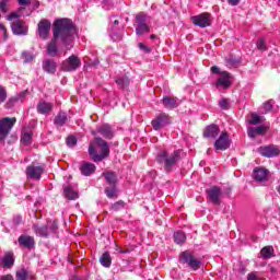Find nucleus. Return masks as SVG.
Returning <instances> with one entry per match:
<instances>
[{
	"mask_svg": "<svg viewBox=\"0 0 280 280\" xmlns=\"http://www.w3.org/2000/svg\"><path fill=\"white\" fill-rule=\"evenodd\" d=\"M75 26L73 22L69 19L56 20L52 27V39L47 46V54L51 58L58 56V40L66 47L69 51L73 49V40H75Z\"/></svg>",
	"mask_w": 280,
	"mask_h": 280,
	"instance_id": "f257e3e1",
	"label": "nucleus"
},
{
	"mask_svg": "<svg viewBox=\"0 0 280 280\" xmlns=\"http://www.w3.org/2000/svg\"><path fill=\"white\" fill-rule=\"evenodd\" d=\"M180 154H183L182 150H175L171 153L166 150H162L156 154L155 161L159 165L163 166L166 174H170L174 167H176V164L180 162Z\"/></svg>",
	"mask_w": 280,
	"mask_h": 280,
	"instance_id": "f03ea898",
	"label": "nucleus"
},
{
	"mask_svg": "<svg viewBox=\"0 0 280 280\" xmlns=\"http://www.w3.org/2000/svg\"><path fill=\"white\" fill-rule=\"evenodd\" d=\"M89 154L94 163H101L110 155V147L101 137L94 138V143L89 147Z\"/></svg>",
	"mask_w": 280,
	"mask_h": 280,
	"instance_id": "7ed1b4c3",
	"label": "nucleus"
},
{
	"mask_svg": "<svg viewBox=\"0 0 280 280\" xmlns=\"http://www.w3.org/2000/svg\"><path fill=\"white\" fill-rule=\"evenodd\" d=\"M133 27L136 28V34L138 36H143V34H150V15L143 12L138 13L136 15Z\"/></svg>",
	"mask_w": 280,
	"mask_h": 280,
	"instance_id": "20e7f679",
	"label": "nucleus"
},
{
	"mask_svg": "<svg viewBox=\"0 0 280 280\" xmlns=\"http://www.w3.org/2000/svg\"><path fill=\"white\" fill-rule=\"evenodd\" d=\"M179 264H183V266H186L187 268H190L191 270H198L200 266H202V262L197 259L196 256H194V253L186 250L180 253L179 255Z\"/></svg>",
	"mask_w": 280,
	"mask_h": 280,
	"instance_id": "39448f33",
	"label": "nucleus"
},
{
	"mask_svg": "<svg viewBox=\"0 0 280 280\" xmlns=\"http://www.w3.org/2000/svg\"><path fill=\"white\" fill-rule=\"evenodd\" d=\"M16 124V119L4 117L0 119V142L4 143L5 139H8V135L12 132V128H14V125Z\"/></svg>",
	"mask_w": 280,
	"mask_h": 280,
	"instance_id": "423d86ee",
	"label": "nucleus"
},
{
	"mask_svg": "<svg viewBox=\"0 0 280 280\" xmlns=\"http://www.w3.org/2000/svg\"><path fill=\"white\" fill-rule=\"evenodd\" d=\"M45 172V165H34L31 164L26 167V176L27 178H32L33 180H40L43 173Z\"/></svg>",
	"mask_w": 280,
	"mask_h": 280,
	"instance_id": "0eeeda50",
	"label": "nucleus"
},
{
	"mask_svg": "<svg viewBox=\"0 0 280 280\" xmlns=\"http://www.w3.org/2000/svg\"><path fill=\"white\" fill-rule=\"evenodd\" d=\"M82 65V60L75 55H71L68 59L62 62V69L65 71H77L78 68Z\"/></svg>",
	"mask_w": 280,
	"mask_h": 280,
	"instance_id": "6e6552de",
	"label": "nucleus"
},
{
	"mask_svg": "<svg viewBox=\"0 0 280 280\" xmlns=\"http://www.w3.org/2000/svg\"><path fill=\"white\" fill-rule=\"evenodd\" d=\"M12 33L15 36H27V24L23 20H18L11 23Z\"/></svg>",
	"mask_w": 280,
	"mask_h": 280,
	"instance_id": "1a4fd4ad",
	"label": "nucleus"
},
{
	"mask_svg": "<svg viewBox=\"0 0 280 280\" xmlns=\"http://www.w3.org/2000/svg\"><path fill=\"white\" fill-rule=\"evenodd\" d=\"M229 148H231V139H229V133L223 131L214 142V150L224 151L229 150Z\"/></svg>",
	"mask_w": 280,
	"mask_h": 280,
	"instance_id": "9d476101",
	"label": "nucleus"
},
{
	"mask_svg": "<svg viewBox=\"0 0 280 280\" xmlns=\"http://www.w3.org/2000/svg\"><path fill=\"white\" fill-rule=\"evenodd\" d=\"M51 30V22L49 20L44 19L37 25V34L42 40H47V36L49 35V31Z\"/></svg>",
	"mask_w": 280,
	"mask_h": 280,
	"instance_id": "9b49d317",
	"label": "nucleus"
},
{
	"mask_svg": "<svg viewBox=\"0 0 280 280\" xmlns=\"http://www.w3.org/2000/svg\"><path fill=\"white\" fill-rule=\"evenodd\" d=\"M192 23L198 27H209V25H211V14L201 13L199 15L192 16Z\"/></svg>",
	"mask_w": 280,
	"mask_h": 280,
	"instance_id": "f8f14e48",
	"label": "nucleus"
},
{
	"mask_svg": "<svg viewBox=\"0 0 280 280\" xmlns=\"http://www.w3.org/2000/svg\"><path fill=\"white\" fill-rule=\"evenodd\" d=\"M206 194L209 197V200L212 201L213 205H220V198H222V188L218 186H212L211 188L206 190Z\"/></svg>",
	"mask_w": 280,
	"mask_h": 280,
	"instance_id": "ddd939ff",
	"label": "nucleus"
},
{
	"mask_svg": "<svg viewBox=\"0 0 280 280\" xmlns=\"http://www.w3.org/2000/svg\"><path fill=\"white\" fill-rule=\"evenodd\" d=\"M18 244L20 248H27L28 250H32V248L36 246V241H34L33 236L22 234L18 238Z\"/></svg>",
	"mask_w": 280,
	"mask_h": 280,
	"instance_id": "4468645a",
	"label": "nucleus"
},
{
	"mask_svg": "<svg viewBox=\"0 0 280 280\" xmlns=\"http://www.w3.org/2000/svg\"><path fill=\"white\" fill-rule=\"evenodd\" d=\"M96 132H98V135L104 139H113V137H115V130L113 129V126L108 124L97 126Z\"/></svg>",
	"mask_w": 280,
	"mask_h": 280,
	"instance_id": "2eb2a0df",
	"label": "nucleus"
},
{
	"mask_svg": "<svg viewBox=\"0 0 280 280\" xmlns=\"http://www.w3.org/2000/svg\"><path fill=\"white\" fill-rule=\"evenodd\" d=\"M19 5L21 7L18 9V11L12 12L8 15V21H14V19H20V16H23V10L27 8V5H32V0H18Z\"/></svg>",
	"mask_w": 280,
	"mask_h": 280,
	"instance_id": "dca6fc26",
	"label": "nucleus"
},
{
	"mask_svg": "<svg viewBox=\"0 0 280 280\" xmlns=\"http://www.w3.org/2000/svg\"><path fill=\"white\" fill-rule=\"evenodd\" d=\"M170 116L167 114H160L155 119L152 120L151 126L155 130H161L164 126H168Z\"/></svg>",
	"mask_w": 280,
	"mask_h": 280,
	"instance_id": "f3484780",
	"label": "nucleus"
},
{
	"mask_svg": "<svg viewBox=\"0 0 280 280\" xmlns=\"http://www.w3.org/2000/svg\"><path fill=\"white\" fill-rule=\"evenodd\" d=\"M232 84L231 73L223 71L217 80V89H229Z\"/></svg>",
	"mask_w": 280,
	"mask_h": 280,
	"instance_id": "a211bd4d",
	"label": "nucleus"
},
{
	"mask_svg": "<svg viewBox=\"0 0 280 280\" xmlns=\"http://www.w3.org/2000/svg\"><path fill=\"white\" fill-rule=\"evenodd\" d=\"M259 154L261 156H266L267 159H272L273 156H279V149L275 145H266V147H260L258 149Z\"/></svg>",
	"mask_w": 280,
	"mask_h": 280,
	"instance_id": "6ab92c4d",
	"label": "nucleus"
},
{
	"mask_svg": "<svg viewBox=\"0 0 280 280\" xmlns=\"http://www.w3.org/2000/svg\"><path fill=\"white\" fill-rule=\"evenodd\" d=\"M220 135V127L215 124H211L203 129L205 139H218Z\"/></svg>",
	"mask_w": 280,
	"mask_h": 280,
	"instance_id": "aec40b11",
	"label": "nucleus"
},
{
	"mask_svg": "<svg viewBox=\"0 0 280 280\" xmlns=\"http://www.w3.org/2000/svg\"><path fill=\"white\" fill-rule=\"evenodd\" d=\"M14 261H15L14 253L7 252L4 254V256L0 259V266L3 269L10 270L12 268V266H14Z\"/></svg>",
	"mask_w": 280,
	"mask_h": 280,
	"instance_id": "412c9836",
	"label": "nucleus"
},
{
	"mask_svg": "<svg viewBox=\"0 0 280 280\" xmlns=\"http://www.w3.org/2000/svg\"><path fill=\"white\" fill-rule=\"evenodd\" d=\"M268 170L262 167H257L254 170V179L257 180V183H264L265 180H268Z\"/></svg>",
	"mask_w": 280,
	"mask_h": 280,
	"instance_id": "4be33fe9",
	"label": "nucleus"
},
{
	"mask_svg": "<svg viewBox=\"0 0 280 280\" xmlns=\"http://www.w3.org/2000/svg\"><path fill=\"white\" fill-rule=\"evenodd\" d=\"M162 104L168 110H174V108H178V98L172 96H164L162 98Z\"/></svg>",
	"mask_w": 280,
	"mask_h": 280,
	"instance_id": "5701e85b",
	"label": "nucleus"
},
{
	"mask_svg": "<svg viewBox=\"0 0 280 280\" xmlns=\"http://www.w3.org/2000/svg\"><path fill=\"white\" fill-rule=\"evenodd\" d=\"M95 164L91 163V162H85L80 166V172L82 174V176H91V174L95 173Z\"/></svg>",
	"mask_w": 280,
	"mask_h": 280,
	"instance_id": "b1692460",
	"label": "nucleus"
},
{
	"mask_svg": "<svg viewBox=\"0 0 280 280\" xmlns=\"http://www.w3.org/2000/svg\"><path fill=\"white\" fill-rule=\"evenodd\" d=\"M57 65L56 61L52 59H46L43 61V69L46 73H50L51 75H54V73H56V69H57Z\"/></svg>",
	"mask_w": 280,
	"mask_h": 280,
	"instance_id": "393cba45",
	"label": "nucleus"
},
{
	"mask_svg": "<svg viewBox=\"0 0 280 280\" xmlns=\"http://www.w3.org/2000/svg\"><path fill=\"white\" fill-rule=\"evenodd\" d=\"M33 231L39 237H48L49 235V228L47 225H39L38 223L33 224Z\"/></svg>",
	"mask_w": 280,
	"mask_h": 280,
	"instance_id": "a878e982",
	"label": "nucleus"
},
{
	"mask_svg": "<svg viewBox=\"0 0 280 280\" xmlns=\"http://www.w3.org/2000/svg\"><path fill=\"white\" fill-rule=\"evenodd\" d=\"M54 108V105L51 103H47V102H42L37 105V112L40 115H47L49 113H51Z\"/></svg>",
	"mask_w": 280,
	"mask_h": 280,
	"instance_id": "bb28decb",
	"label": "nucleus"
},
{
	"mask_svg": "<svg viewBox=\"0 0 280 280\" xmlns=\"http://www.w3.org/2000/svg\"><path fill=\"white\" fill-rule=\"evenodd\" d=\"M69 118L67 117V113L65 112H59L58 115L55 117V126H57V128H62V126H65L67 124V120Z\"/></svg>",
	"mask_w": 280,
	"mask_h": 280,
	"instance_id": "cd10ccee",
	"label": "nucleus"
},
{
	"mask_svg": "<svg viewBox=\"0 0 280 280\" xmlns=\"http://www.w3.org/2000/svg\"><path fill=\"white\" fill-rule=\"evenodd\" d=\"M115 82L119 89H128L130 86V78L128 75L116 77Z\"/></svg>",
	"mask_w": 280,
	"mask_h": 280,
	"instance_id": "c85d7f7f",
	"label": "nucleus"
},
{
	"mask_svg": "<svg viewBox=\"0 0 280 280\" xmlns=\"http://www.w3.org/2000/svg\"><path fill=\"white\" fill-rule=\"evenodd\" d=\"M173 240H174L175 244L183 246V244H185V242H187V235L185 234V232L179 230V231L174 232Z\"/></svg>",
	"mask_w": 280,
	"mask_h": 280,
	"instance_id": "c756f323",
	"label": "nucleus"
},
{
	"mask_svg": "<svg viewBox=\"0 0 280 280\" xmlns=\"http://www.w3.org/2000/svg\"><path fill=\"white\" fill-rule=\"evenodd\" d=\"M260 256L262 259H271V257H275V247L272 246H265L260 250Z\"/></svg>",
	"mask_w": 280,
	"mask_h": 280,
	"instance_id": "7c9ffc66",
	"label": "nucleus"
},
{
	"mask_svg": "<svg viewBox=\"0 0 280 280\" xmlns=\"http://www.w3.org/2000/svg\"><path fill=\"white\" fill-rule=\"evenodd\" d=\"M103 176H104L107 185H109V186L117 185V174H115L113 172H105V173H103Z\"/></svg>",
	"mask_w": 280,
	"mask_h": 280,
	"instance_id": "2f4dec72",
	"label": "nucleus"
},
{
	"mask_svg": "<svg viewBox=\"0 0 280 280\" xmlns=\"http://www.w3.org/2000/svg\"><path fill=\"white\" fill-rule=\"evenodd\" d=\"M100 264L104 268H110V264H113V258H110V253L108 252L103 253V255L100 258Z\"/></svg>",
	"mask_w": 280,
	"mask_h": 280,
	"instance_id": "473e14b6",
	"label": "nucleus"
},
{
	"mask_svg": "<svg viewBox=\"0 0 280 280\" xmlns=\"http://www.w3.org/2000/svg\"><path fill=\"white\" fill-rule=\"evenodd\" d=\"M63 194L68 200H78V198H79L78 191L73 190V188L71 186L66 187L63 189Z\"/></svg>",
	"mask_w": 280,
	"mask_h": 280,
	"instance_id": "72a5a7b5",
	"label": "nucleus"
},
{
	"mask_svg": "<svg viewBox=\"0 0 280 280\" xmlns=\"http://www.w3.org/2000/svg\"><path fill=\"white\" fill-rule=\"evenodd\" d=\"M105 194L107 198H115L117 196V185L106 187Z\"/></svg>",
	"mask_w": 280,
	"mask_h": 280,
	"instance_id": "f704fd0d",
	"label": "nucleus"
},
{
	"mask_svg": "<svg viewBox=\"0 0 280 280\" xmlns=\"http://www.w3.org/2000/svg\"><path fill=\"white\" fill-rule=\"evenodd\" d=\"M32 132H24L21 137L22 143H24L25 145H30L32 143Z\"/></svg>",
	"mask_w": 280,
	"mask_h": 280,
	"instance_id": "c9c22d12",
	"label": "nucleus"
},
{
	"mask_svg": "<svg viewBox=\"0 0 280 280\" xmlns=\"http://www.w3.org/2000/svg\"><path fill=\"white\" fill-rule=\"evenodd\" d=\"M24 95H25V92H22L20 94V96H13V97L9 98V101L7 103L8 108H12V106H14V104H16V102H19V98L23 97Z\"/></svg>",
	"mask_w": 280,
	"mask_h": 280,
	"instance_id": "e433bc0d",
	"label": "nucleus"
},
{
	"mask_svg": "<svg viewBox=\"0 0 280 280\" xmlns=\"http://www.w3.org/2000/svg\"><path fill=\"white\" fill-rule=\"evenodd\" d=\"M219 106L222 110H229V108H231V102H229L228 98H221L219 101Z\"/></svg>",
	"mask_w": 280,
	"mask_h": 280,
	"instance_id": "4c0bfd02",
	"label": "nucleus"
},
{
	"mask_svg": "<svg viewBox=\"0 0 280 280\" xmlns=\"http://www.w3.org/2000/svg\"><path fill=\"white\" fill-rule=\"evenodd\" d=\"M126 208V202L124 201H116L113 206H112V210L113 211H121V209Z\"/></svg>",
	"mask_w": 280,
	"mask_h": 280,
	"instance_id": "58836bf2",
	"label": "nucleus"
},
{
	"mask_svg": "<svg viewBox=\"0 0 280 280\" xmlns=\"http://www.w3.org/2000/svg\"><path fill=\"white\" fill-rule=\"evenodd\" d=\"M22 60H24V62H32V60H34V54H32L30 51H23Z\"/></svg>",
	"mask_w": 280,
	"mask_h": 280,
	"instance_id": "ea45409f",
	"label": "nucleus"
},
{
	"mask_svg": "<svg viewBox=\"0 0 280 280\" xmlns=\"http://www.w3.org/2000/svg\"><path fill=\"white\" fill-rule=\"evenodd\" d=\"M66 143L69 148H73L78 144V139L74 136H69L66 139Z\"/></svg>",
	"mask_w": 280,
	"mask_h": 280,
	"instance_id": "a19ab883",
	"label": "nucleus"
},
{
	"mask_svg": "<svg viewBox=\"0 0 280 280\" xmlns=\"http://www.w3.org/2000/svg\"><path fill=\"white\" fill-rule=\"evenodd\" d=\"M256 47L257 49H259V51H266L268 49V47L266 46V42L262 38L257 40Z\"/></svg>",
	"mask_w": 280,
	"mask_h": 280,
	"instance_id": "79ce46f5",
	"label": "nucleus"
},
{
	"mask_svg": "<svg viewBox=\"0 0 280 280\" xmlns=\"http://www.w3.org/2000/svg\"><path fill=\"white\" fill-rule=\"evenodd\" d=\"M8 100V92L3 86L0 85V104H3Z\"/></svg>",
	"mask_w": 280,
	"mask_h": 280,
	"instance_id": "37998d69",
	"label": "nucleus"
},
{
	"mask_svg": "<svg viewBox=\"0 0 280 280\" xmlns=\"http://www.w3.org/2000/svg\"><path fill=\"white\" fill-rule=\"evenodd\" d=\"M16 280H27V270L23 269L16 272Z\"/></svg>",
	"mask_w": 280,
	"mask_h": 280,
	"instance_id": "c03bdc74",
	"label": "nucleus"
},
{
	"mask_svg": "<svg viewBox=\"0 0 280 280\" xmlns=\"http://www.w3.org/2000/svg\"><path fill=\"white\" fill-rule=\"evenodd\" d=\"M10 0H1L0 1V10L1 12L5 13L8 12V3Z\"/></svg>",
	"mask_w": 280,
	"mask_h": 280,
	"instance_id": "a18cd8bd",
	"label": "nucleus"
},
{
	"mask_svg": "<svg viewBox=\"0 0 280 280\" xmlns=\"http://www.w3.org/2000/svg\"><path fill=\"white\" fill-rule=\"evenodd\" d=\"M138 47L141 49V51H144V54H150L152 51V48L145 46L143 43H139Z\"/></svg>",
	"mask_w": 280,
	"mask_h": 280,
	"instance_id": "49530a36",
	"label": "nucleus"
},
{
	"mask_svg": "<svg viewBox=\"0 0 280 280\" xmlns=\"http://www.w3.org/2000/svg\"><path fill=\"white\" fill-rule=\"evenodd\" d=\"M0 33L3 36V40H8V30L5 28V25L0 23Z\"/></svg>",
	"mask_w": 280,
	"mask_h": 280,
	"instance_id": "de8ad7c7",
	"label": "nucleus"
},
{
	"mask_svg": "<svg viewBox=\"0 0 280 280\" xmlns=\"http://www.w3.org/2000/svg\"><path fill=\"white\" fill-rule=\"evenodd\" d=\"M249 124H252V126H257V124H261V119L259 116L253 115Z\"/></svg>",
	"mask_w": 280,
	"mask_h": 280,
	"instance_id": "09e8293b",
	"label": "nucleus"
},
{
	"mask_svg": "<svg viewBox=\"0 0 280 280\" xmlns=\"http://www.w3.org/2000/svg\"><path fill=\"white\" fill-rule=\"evenodd\" d=\"M264 109L265 113H270V110H272V103L270 101L265 102Z\"/></svg>",
	"mask_w": 280,
	"mask_h": 280,
	"instance_id": "8fccbe9b",
	"label": "nucleus"
},
{
	"mask_svg": "<svg viewBox=\"0 0 280 280\" xmlns=\"http://www.w3.org/2000/svg\"><path fill=\"white\" fill-rule=\"evenodd\" d=\"M110 38H112V40H114V43H117V40H121V35L116 34L115 32L112 31Z\"/></svg>",
	"mask_w": 280,
	"mask_h": 280,
	"instance_id": "3c124183",
	"label": "nucleus"
},
{
	"mask_svg": "<svg viewBox=\"0 0 280 280\" xmlns=\"http://www.w3.org/2000/svg\"><path fill=\"white\" fill-rule=\"evenodd\" d=\"M256 135H266V128L264 126H259L254 128Z\"/></svg>",
	"mask_w": 280,
	"mask_h": 280,
	"instance_id": "603ef678",
	"label": "nucleus"
},
{
	"mask_svg": "<svg viewBox=\"0 0 280 280\" xmlns=\"http://www.w3.org/2000/svg\"><path fill=\"white\" fill-rule=\"evenodd\" d=\"M247 135L249 139H255V137H257V131H255V128H249Z\"/></svg>",
	"mask_w": 280,
	"mask_h": 280,
	"instance_id": "864d4df0",
	"label": "nucleus"
},
{
	"mask_svg": "<svg viewBox=\"0 0 280 280\" xmlns=\"http://www.w3.org/2000/svg\"><path fill=\"white\" fill-rule=\"evenodd\" d=\"M21 222H23V218L21 215H16L13 218V224L15 226H19V224H21Z\"/></svg>",
	"mask_w": 280,
	"mask_h": 280,
	"instance_id": "5fc2aeb1",
	"label": "nucleus"
},
{
	"mask_svg": "<svg viewBox=\"0 0 280 280\" xmlns=\"http://www.w3.org/2000/svg\"><path fill=\"white\" fill-rule=\"evenodd\" d=\"M50 231L51 233H56V231H58V224L56 222L51 223Z\"/></svg>",
	"mask_w": 280,
	"mask_h": 280,
	"instance_id": "6e6d98bb",
	"label": "nucleus"
},
{
	"mask_svg": "<svg viewBox=\"0 0 280 280\" xmlns=\"http://www.w3.org/2000/svg\"><path fill=\"white\" fill-rule=\"evenodd\" d=\"M211 72L215 73V74H219L220 73V68L218 66H213V67H211Z\"/></svg>",
	"mask_w": 280,
	"mask_h": 280,
	"instance_id": "4d7b16f0",
	"label": "nucleus"
},
{
	"mask_svg": "<svg viewBox=\"0 0 280 280\" xmlns=\"http://www.w3.org/2000/svg\"><path fill=\"white\" fill-rule=\"evenodd\" d=\"M0 280H14V277H12V275H7V276L0 277Z\"/></svg>",
	"mask_w": 280,
	"mask_h": 280,
	"instance_id": "13d9d810",
	"label": "nucleus"
},
{
	"mask_svg": "<svg viewBox=\"0 0 280 280\" xmlns=\"http://www.w3.org/2000/svg\"><path fill=\"white\" fill-rule=\"evenodd\" d=\"M228 3L230 5H237V3H240V0H228Z\"/></svg>",
	"mask_w": 280,
	"mask_h": 280,
	"instance_id": "bf43d9fd",
	"label": "nucleus"
},
{
	"mask_svg": "<svg viewBox=\"0 0 280 280\" xmlns=\"http://www.w3.org/2000/svg\"><path fill=\"white\" fill-rule=\"evenodd\" d=\"M118 253H120L121 255H126L128 253H130V249H117Z\"/></svg>",
	"mask_w": 280,
	"mask_h": 280,
	"instance_id": "052dcab7",
	"label": "nucleus"
},
{
	"mask_svg": "<svg viewBox=\"0 0 280 280\" xmlns=\"http://www.w3.org/2000/svg\"><path fill=\"white\" fill-rule=\"evenodd\" d=\"M113 24H114V25H119V20H115V21L113 22Z\"/></svg>",
	"mask_w": 280,
	"mask_h": 280,
	"instance_id": "680f3d73",
	"label": "nucleus"
},
{
	"mask_svg": "<svg viewBox=\"0 0 280 280\" xmlns=\"http://www.w3.org/2000/svg\"><path fill=\"white\" fill-rule=\"evenodd\" d=\"M155 38H156V35L152 34L151 35V40H155Z\"/></svg>",
	"mask_w": 280,
	"mask_h": 280,
	"instance_id": "e2e57ef3",
	"label": "nucleus"
},
{
	"mask_svg": "<svg viewBox=\"0 0 280 280\" xmlns=\"http://www.w3.org/2000/svg\"><path fill=\"white\" fill-rule=\"evenodd\" d=\"M3 198V192L0 190V200Z\"/></svg>",
	"mask_w": 280,
	"mask_h": 280,
	"instance_id": "0e129e2a",
	"label": "nucleus"
},
{
	"mask_svg": "<svg viewBox=\"0 0 280 280\" xmlns=\"http://www.w3.org/2000/svg\"><path fill=\"white\" fill-rule=\"evenodd\" d=\"M95 65H100V61H95V62H93V66H95Z\"/></svg>",
	"mask_w": 280,
	"mask_h": 280,
	"instance_id": "69168bd1",
	"label": "nucleus"
},
{
	"mask_svg": "<svg viewBox=\"0 0 280 280\" xmlns=\"http://www.w3.org/2000/svg\"><path fill=\"white\" fill-rule=\"evenodd\" d=\"M113 19H115V16H114V15H112V16L109 18V21H113Z\"/></svg>",
	"mask_w": 280,
	"mask_h": 280,
	"instance_id": "338daca9",
	"label": "nucleus"
},
{
	"mask_svg": "<svg viewBox=\"0 0 280 280\" xmlns=\"http://www.w3.org/2000/svg\"><path fill=\"white\" fill-rule=\"evenodd\" d=\"M92 135H97V132L96 131H92Z\"/></svg>",
	"mask_w": 280,
	"mask_h": 280,
	"instance_id": "774afa93",
	"label": "nucleus"
}]
</instances>
